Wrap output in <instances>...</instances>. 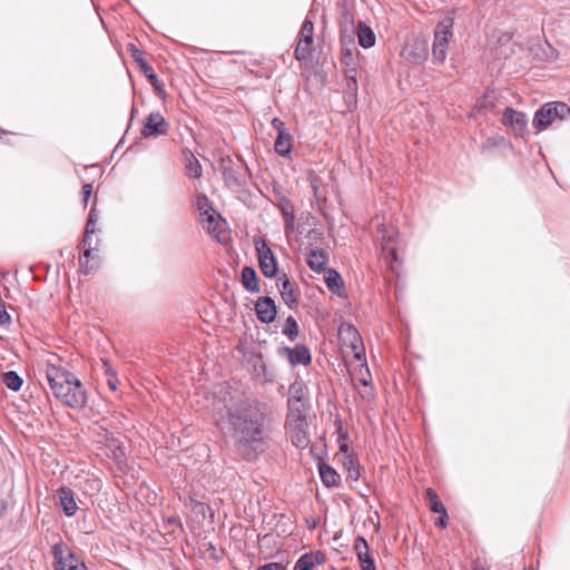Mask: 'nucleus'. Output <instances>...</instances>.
<instances>
[{
	"label": "nucleus",
	"instance_id": "obj_1",
	"mask_svg": "<svg viewBox=\"0 0 570 570\" xmlns=\"http://www.w3.org/2000/svg\"><path fill=\"white\" fill-rule=\"evenodd\" d=\"M224 397L225 414L219 416V425L234 440L238 451L248 454L262 448L266 438L264 412L254 401L230 396Z\"/></svg>",
	"mask_w": 570,
	"mask_h": 570
},
{
	"label": "nucleus",
	"instance_id": "obj_2",
	"mask_svg": "<svg viewBox=\"0 0 570 570\" xmlns=\"http://www.w3.org/2000/svg\"><path fill=\"white\" fill-rule=\"evenodd\" d=\"M224 397L225 414L219 416V425L234 440L238 451L248 454L262 448L266 438L264 412L254 401L230 396Z\"/></svg>",
	"mask_w": 570,
	"mask_h": 570
},
{
	"label": "nucleus",
	"instance_id": "obj_3",
	"mask_svg": "<svg viewBox=\"0 0 570 570\" xmlns=\"http://www.w3.org/2000/svg\"><path fill=\"white\" fill-rule=\"evenodd\" d=\"M46 377L53 395L71 409H81L87 403L81 382L67 368L48 363Z\"/></svg>",
	"mask_w": 570,
	"mask_h": 570
},
{
	"label": "nucleus",
	"instance_id": "obj_4",
	"mask_svg": "<svg viewBox=\"0 0 570 570\" xmlns=\"http://www.w3.org/2000/svg\"><path fill=\"white\" fill-rule=\"evenodd\" d=\"M570 115V107L564 102L552 101L543 105L534 114L532 124L539 131L547 129L557 119H564Z\"/></svg>",
	"mask_w": 570,
	"mask_h": 570
},
{
	"label": "nucleus",
	"instance_id": "obj_5",
	"mask_svg": "<svg viewBox=\"0 0 570 570\" xmlns=\"http://www.w3.org/2000/svg\"><path fill=\"white\" fill-rule=\"evenodd\" d=\"M453 37V19L445 17L441 20L434 30V41L432 45L433 58L438 62H443L446 58L448 46Z\"/></svg>",
	"mask_w": 570,
	"mask_h": 570
},
{
	"label": "nucleus",
	"instance_id": "obj_6",
	"mask_svg": "<svg viewBox=\"0 0 570 570\" xmlns=\"http://www.w3.org/2000/svg\"><path fill=\"white\" fill-rule=\"evenodd\" d=\"M55 570H87L85 563L63 542L52 547Z\"/></svg>",
	"mask_w": 570,
	"mask_h": 570
},
{
	"label": "nucleus",
	"instance_id": "obj_7",
	"mask_svg": "<svg viewBox=\"0 0 570 570\" xmlns=\"http://www.w3.org/2000/svg\"><path fill=\"white\" fill-rule=\"evenodd\" d=\"M313 42L314 23L306 18L301 27L298 41L294 51L295 58L298 61H305L311 57Z\"/></svg>",
	"mask_w": 570,
	"mask_h": 570
},
{
	"label": "nucleus",
	"instance_id": "obj_8",
	"mask_svg": "<svg viewBox=\"0 0 570 570\" xmlns=\"http://www.w3.org/2000/svg\"><path fill=\"white\" fill-rule=\"evenodd\" d=\"M255 248L257 252L258 264L265 277H274L277 275V262L265 240L256 239Z\"/></svg>",
	"mask_w": 570,
	"mask_h": 570
},
{
	"label": "nucleus",
	"instance_id": "obj_9",
	"mask_svg": "<svg viewBox=\"0 0 570 570\" xmlns=\"http://www.w3.org/2000/svg\"><path fill=\"white\" fill-rule=\"evenodd\" d=\"M170 125L159 111L150 112L142 125L141 135L145 138H156L166 135Z\"/></svg>",
	"mask_w": 570,
	"mask_h": 570
},
{
	"label": "nucleus",
	"instance_id": "obj_10",
	"mask_svg": "<svg viewBox=\"0 0 570 570\" xmlns=\"http://www.w3.org/2000/svg\"><path fill=\"white\" fill-rule=\"evenodd\" d=\"M96 222H97V215L95 213V209H91V212L89 214V218H88L87 224H86L85 236H83V239H82V244H83V247H85L83 258L79 259L80 269L85 274H89L94 269V267L89 265V258L91 256V250H92V248H91V235L95 234Z\"/></svg>",
	"mask_w": 570,
	"mask_h": 570
},
{
	"label": "nucleus",
	"instance_id": "obj_11",
	"mask_svg": "<svg viewBox=\"0 0 570 570\" xmlns=\"http://www.w3.org/2000/svg\"><path fill=\"white\" fill-rule=\"evenodd\" d=\"M340 337L344 344L350 345L354 352V357L358 361H363L364 347L357 330L353 325H343L340 328Z\"/></svg>",
	"mask_w": 570,
	"mask_h": 570
},
{
	"label": "nucleus",
	"instance_id": "obj_12",
	"mask_svg": "<svg viewBox=\"0 0 570 570\" xmlns=\"http://www.w3.org/2000/svg\"><path fill=\"white\" fill-rule=\"evenodd\" d=\"M502 124L509 127L517 136H523L527 131L528 118L525 114L508 107L503 112Z\"/></svg>",
	"mask_w": 570,
	"mask_h": 570
},
{
	"label": "nucleus",
	"instance_id": "obj_13",
	"mask_svg": "<svg viewBox=\"0 0 570 570\" xmlns=\"http://www.w3.org/2000/svg\"><path fill=\"white\" fill-rule=\"evenodd\" d=\"M401 56L412 63H421L428 57V46L424 41L413 40L403 47Z\"/></svg>",
	"mask_w": 570,
	"mask_h": 570
},
{
	"label": "nucleus",
	"instance_id": "obj_14",
	"mask_svg": "<svg viewBox=\"0 0 570 570\" xmlns=\"http://www.w3.org/2000/svg\"><path fill=\"white\" fill-rule=\"evenodd\" d=\"M129 51L134 60L138 63L142 73L150 80L158 95H161L164 91L160 87L158 77L154 72L153 67L148 65V62L144 59L142 52L135 45H129Z\"/></svg>",
	"mask_w": 570,
	"mask_h": 570
},
{
	"label": "nucleus",
	"instance_id": "obj_15",
	"mask_svg": "<svg viewBox=\"0 0 570 570\" xmlns=\"http://www.w3.org/2000/svg\"><path fill=\"white\" fill-rule=\"evenodd\" d=\"M279 355H286L292 366L308 365L312 361L311 353L305 345H297L294 348L284 346L279 348Z\"/></svg>",
	"mask_w": 570,
	"mask_h": 570
},
{
	"label": "nucleus",
	"instance_id": "obj_16",
	"mask_svg": "<svg viewBox=\"0 0 570 570\" xmlns=\"http://www.w3.org/2000/svg\"><path fill=\"white\" fill-rule=\"evenodd\" d=\"M353 549L357 556L362 570H376L374 559L370 553L368 543L363 537H357L355 539Z\"/></svg>",
	"mask_w": 570,
	"mask_h": 570
},
{
	"label": "nucleus",
	"instance_id": "obj_17",
	"mask_svg": "<svg viewBox=\"0 0 570 570\" xmlns=\"http://www.w3.org/2000/svg\"><path fill=\"white\" fill-rule=\"evenodd\" d=\"M257 318L262 323H272L276 317V306L274 301L268 296L259 297L255 304Z\"/></svg>",
	"mask_w": 570,
	"mask_h": 570
},
{
	"label": "nucleus",
	"instance_id": "obj_18",
	"mask_svg": "<svg viewBox=\"0 0 570 570\" xmlns=\"http://www.w3.org/2000/svg\"><path fill=\"white\" fill-rule=\"evenodd\" d=\"M277 206L282 213L284 218V229L285 234L288 236L295 229V208L294 204L286 198L285 196H281L277 202Z\"/></svg>",
	"mask_w": 570,
	"mask_h": 570
},
{
	"label": "nucleus",
	"instance_id": "obj_19",
	"mask_svg": "<svg viewBox=\"0 0 570 570\" xmlns=\"http://www.w3.org/2000/svg\"><path fill=\"white\" fill-rule=\"evenodd\" d=\"M277 287L279 289L284 303L288 307L292 308L295 305H297V294L294 289L293 284L289 282L285 273H282L281 275L277 276Z\"/></svg>",
	"mask_w": 570,
	"mask_h": 570
},
{
	"label": "nucleus",
	"instance_id": "obj_20",
	"mask_svg": "<svg viewBox=\"0 0 570 570\" xmlns=\"http://www.w3.org/2000/svg\"><path fill=\"white\" fill-rule=\"evenodd\" d=\"M352 379L355 383L361 384L365 387L364 391L360 392V395L364 400H371L373 397L372 389L370 387L372 377L370 370L366 364H361L358 370L352 374Z\"/></svg>",
	"mask_w": 570,
	"mask_h": 570
},
{
	"label": "nucleus",
	"instance_id": "obj_21",
	"mask_svg": "<svg viewBox=\"0 0 570 570\" xmlns=\"http://www.w3.org/2000/svg\"><path fill=\"white\" fill-rule=\"evenodd\" d=\"M325 562V554L321 551L304 553L295 562L294 570H313Z\"/></svg>",
	"mask_w": 570,
	"mask_h": 570
},
{
	"label": "nucleus",
	"instance_id": "obj_22",
	"mask_svg": "<svg viewBox=\"0 0 570 570\" xmlns=\"http://www.w3.org/2000/svg\"><path fill=\"white\" fill-rule=\"evenodd\" d=\"M379 235L381 238L382 252L390 263L397 261L396 248L393 245V234L387 230L384 225L379 226Z\"/></svg>",
	"mask_w": 570,
	"mask_h": 570
},
{
	"label": "nucleus",
	"instance_id": "obj_23",
	"mask_svg": "<svg viewBox=\"0 0 570 570\" xmlns=\"http://www.w3.org/2000/svg\"><path fill=\"white\" fill-rule=\"evenodd\" d=\"M184 504L186 508H189L196 517H202L203 519L209 518L212 522L214 521V511L208 504L196 500L191 495L184 498Z\"/></svg>",
	"mask_w": 570,
	"mask_h": 570
},
{
	"label": "nucleus",
	"instance_id": "obj_24",
	"mask_svg": "<svg viewBox=\"0 0 570 570\" xmlns=\"http://www.w3.org/2000/svg\"><path fill=\"white\" fill-rule=\"evenodd\" d=\"M305 425L306 424L301 419V416H297L294 425L292 426L291 440L296 448L305 449L309 443L307 433L305 431Z\"/></svg>",
	"mask_w": 570,
	"mask_h": 570
},
{
	"label": "nucleus",
	"instance_id": "obj_25",
	"mask_svg": "<svg viewBox=\"0 0 570 570\" xmlns=\"http://www.w3.org/2000/svg\"><path fill=\"white\" fill-rule=\"evenodd\" d=\"M60 505L66 515L71 517L77 512V503L72 490L69 488H60L58 490Z\"/></svg>",
	"mask_w": 570,
	"mask_h": 570
},
{
	"label": "nucleus",
	"instance_id": "obj_26",
	"mask_svg": "<svg viewBox=\"0 0 570 570\" xmlns=\"http://www.w3.org/2000/svg\"><path fill=\"white\" fill-rule=\"evenodd\" d=\"M356 35L360 46L367 49L375 45L374 31L364 22L360 21L356 28Z\"/></svg>",
	"mask_w": 570,
	"mask_h": 570
},
{
	"label": "nucleus",
	"instance_id": "obj_27",
	"mask_svg": "<svg viewBox=\"0 0 570 570\" xmlns=\"http://www.w3.org/2000/svg\"><path fill=\"white\" fill-rule=\"evenodd\" d=\"M242 283L243 286L250 293H258L259 286L257 281V274L254 268L246 266L242 271Z\"/></svg>",
	"mask_w": 570,
	"mask_h": 570
},
{
	"label": "nucleus",
	"instance_id": "obj_28",
	"mask_svg": "<svg viewBox=\"0 0 570 570\" xmlns=\"http://www.w3.org/2000/svg\"><path fill=\"white\" fill-rule=\"evenodd\" d=\"M200 223L208 234L216 235L219 233L220 222L215 210L209 212L207 215H200Z\"/></svg>",
	"mask_w": 570,
	"mask_h": 570
},
{
	"label": "nucleus",
	"instance_id": "obj_29",
	"mask_svg": "<svg viewBox=\"0 0 570 570\" xmlns=\"http://www.w3.org/2000/svg\"><path fill=\"white\" fill-rule=\"evenodd\" d=\"M306 262L311 269L320 272L327 263L326 254L323 249H313Z\"/></svg>",
	"mask_w": 570,
	"mask_h": 570
},
{
	"label": "nucleus",
	"instance_id": "obj_30",
	"mask_svg": "<svg viewBox=\"0 0 570 570\" xmlns=\"http://www.w3.org/2000/svg\"><path fill=\"white\" fill-rule=\"evenodd\" d=\"M274 148L281 156L289 155L292 150V136L287 132H279L276 137Z\"/></svg>",
	"mask_w": 570,
	"mask_h": 570
},
{
	"label": "nucleus",
	"instance_id": "obj_31",
	"mask_svg": "<svg viewBox=\"0 0 570 570\" xmlns=\"http://www.w3.org/2000/svg\"><path fill=\"white\" fill-rule=\"evenodd\" d=\"M320 476L326 487L337 485L340 481L337 472L327 464L320 465Z\"/></svg>",
	"mask_w": 570,
	"mask_h": 570
},
{
	"label": "nucleus",
	"instance_id": "obj_32",
	"mask_svg": "<svg viewBox=\"0 0 570 570\" xmlns=\"http://www.w3.org/2000/svg\"><path fill=\"white\" fill-rule=\"evenodd\" d=\"M425 499L431 511L445 515V508L433 489H426Z\"/></svg>",
	"mask_w": 570,
	"mask_h": 570
},
{
	"label": "nucleus",
	"instance_id": "obj_33",
	"mask_svg": "<svg viewBox=\"0 0 570 570\" xmlns=\"http://www.w3.org/2000/svg\"><path fill=\"white\" fill-rule=\"evenodd\" d=\"M3 384L11 391H19L22 386V379L14 371H8L2 375Z\"/></svg>",
	"mask_w": 570,
	"mask_h": 570
},
{
	"label": "nucleus",
	"instance_id": "obj_34",
	"mask_svg": "<svg viewBox=\"0 0 570 570\" xmlns=\"http://www.w3.org/2000/svg\"><path fill=\"white\" fill-rule=\"evenodd\" d=\"M325 283L331 291L336 293H338L343 286V279L341 275L334 269H328L326 272Z\"/></svg>",
	"mask_w": 570,
	"mask_h": 570
},
{
	"label": "nucleus",
	"instance_id": "obj_35",
	"mask_svg": "<svg viewBox=\"0 0 570 570\" xmlns=\"http://www.w3.org/2000/svg\"><path fill=\"white\" fill-rule=\"evenodd\" d=\"M228 394L230 396H233L232 393L227 390V387L219 386L218 391H216L215 395H214V399H217V400H214V402H213V411L214 412H217L220 414V412L223 410H225L224 404L220 402L224 400V397L228 399L229 397Z\"/></svg>",
	"mask_w": 570,
	"mask_h": 570
},
{
	"label": "nucleus",
	"instance_id": "obj_36",
	"mask_svg": "<svg viewBox=\"0 0 570 570\" xmlns=\"http://www.w3.org/2000/svg\"><path fill=\"white\" fill-rule=\"evenodd\" d=\"M196 208L200 215H207L209 212L215 210L212 207V204L208 199V197L204 194H199L196 196Z\"/></svg>",
	"mask_w": 570,
	"mask_h": 570
},
{
	"label": "nucleus",
	"instance_id": "obj_37",
	"mask_svg": "<svg viewBox=\"0 0 570 570\" xmlns=\"http://www.w3.org/2000/svg\"><path fill=\"white\" fill-rule=\"evenodd\" d=\"M283 334L291 341H294L298 336V325L293 316L287 317L283 328Z\"/></svg>",
	"mask_w": 570,
	"mask_h": 570
},
{
	"label": "nucleus",
	"instance_id": "obj_38",
	"mask_svg": "<svg viewBox=\"0 0 570 570\" xmlns=\"http://www.w3.org/2000/svg\"><path fill=\"white\" fill-rule=\"evenodd\" d=\"M188 177L199 178L202 176V166L199 161L191 155L186 166Z\"/></svg>",
	"mask_w": 570,
	"mask_h": 570
},
{
	"label": "nucleus",
	"instance_id": "obj_39",
	"mask_svg": "<svg viewBox=\"0 0 570 570\" xmlns=\"http://www.w3.org/2000/svg\"><path fill=\"white\" fill-rule=\"evenodd\" d=\"M104 365H105V372L107 375L108 386L110 387V390L116 391L118 387V384H119V380L117 377L116 371L112 370V367L107 362H105Z\"/></svg>",
	"mask_w": 570,
	"mask_h": 570
},
{
	"label": "nucleus",
	"instance_id": "obj_40",
	"mask_svg": "<svg viewBox=\"0 0 570 570\" xmlns=\"http://www.w3.org/2000/svg\"><path fill=\"white\" fill-rule=\"evenodd\" d=\"M344 465L347 471V479L352 481H356L360 476L358 465L354 462L352 458H347L344 462Z\"/></svg>",
	"mask_w": 570,
	"mask_h": 570
},
{
	"label": "nucleus",
	"instance_id": "obj_41",
	"mask_svg": "<svg viewBox=\"0 0 570 570\" xmlns=\"http://www.w3.org/2000/svg\"><path fill=\"white\" fill-rule=\"evenodd\" d=\"M223 174H224L225 181H226L227 184H229V185H232V184L239 185V181H238V179L235 177L234 171H233V169H232V168H227V167H225V168H224V173H223Z\"/></svg>",
	"mask_w": 570,
	"mask_h": 570
},
{
	"label": "nucleus",
	"instance_id": "obj_42",
	"mask_svg": "<svg viewBox=\"0 0 570 570\" xmlns=\"http://www.w3.org/2000/svg\"><path fill=\"white\" fill-rule=\"evenodd\" d=\"M257 570H286V567L279 562H269L258 567Z\"/></svg>",
	"mask_w": 570,
	"mask_h": 570
},
{
	"label": "nucleus",
	"instance_id": "obj_43",
	"mask_svg": "<svg viewBox=\"0 0 570 570\" xmlns=\"http://www.w3.org/2000/svg\"><path fill=\"white\" fill-rule=\"evenodd\" d=\"M272 126L277 131V135H279V132H286L285 125L279 118H274L272 120Z\"/></svg>",
	"mask_w": 570,
	"mask_h": 570
},
{
	"label": "nucleus",
	"instance_id": "obj_44",
	"mask_svg": "<svg viewBox=\"0 0 570 570\" xmlns=\"http://www.w3.org/2000/svg\"><path fill=\"white\" fill-rule=\"evenodd\" d=\"M82 191H83V202H85V205H87V202H88V199H89V197L91 195V191H92L91 184L83 185Z\"/></svg>",
	"mask_w": 570,
	"mask_h": 570
},
{
	"label": "nucleus",
	"instance_id": "obj_45",
	"mask_svg": "<svg viewBox=\"0 0 570 570\" xmlns=\"http://www.w3.org/2000/svg\"><path fill=\"white\" fill-rule=\"evenodd\" d=\"M114 456L118 462H121L125 459V451L118 446L114 453Z\"/></svg>",
	"mask_w": 570,
	"mask_h": 570
},
{
	"label": "nucleus",
	"instance_id": "obj_46",
	"mask_svg": "<svg viewBox=\"0 0 570 570\" xmlns=\"http://www.w3.org/2000/svg\"><path fill=\"white\" fill-rule=\"evenodd\" d=\"M446 519H448V512L445 511V515L444 514H440V518L435 522V524L441 527V528H445L446 527Z\"/></svg>",
	"mask_w": 570,
	"mask_h": 570
},
{
	"label": "nucleus",
	"instance_id": "obj_47",
	"mask_svg": "<svg viewBox=\"0 0 570 570\" xmlns=\"http://www.w3.org/2000/svg\"><path fill=\"white\" fill-rule=\"evenodd\" d=\"M341 40H342V43H343V45H345V43H346V41H348V43H351V42H352V39L350 38V36H346V35H344V33L342 35Z\"/></svg>",
	"mask_w": 570,
	"mask_h": 570
},
{
	"label": "nucleus",
	"instance_id": "obj_48",
	"mask_svg": "<svg viewBox=\"0 0 570 570\" xmlns=\"http://www.w3.org/2000/svg\"><path fill=\"white\" fill-rule=\"evenodd\" d=\"M4 511H6V507L4 505H0V520L4 515Z\"/></svg>",
	"mask_w": 570,
	"mask_h": 570
}]
</instances>
